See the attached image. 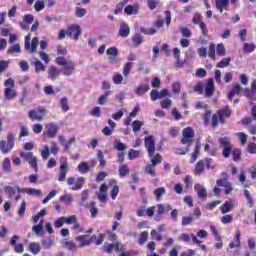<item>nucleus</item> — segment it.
Here are the masks:
<instances>
[{"label":"nucleus","mask_w":256,"mask_h":256,"mask_svg":"<svg viewBox=\"0 0 256 256\" xmlns=\"http://www.w3.org/2000/svg\"><path fill=\"white\" fill-rule=\"evenodd\" d=\"M35 21V17L31 14H26L23 16V21L19 23L22 31H29V25Z\"/></svg>","instance_id":"obj_14"},{"label":"nucleus","mask_w":256,"mask_h":256,"mask_svg":"<svg viewBox=\"0 0 256 256\" xmlns=\"http://www.w3.org/2000/svg\"><path fill=\"white\" fill-rule=\"evenodd\" d=\"M60 201L66 203V205H71V203L73 202V195L64 194L63 196L60 197Z\"/></svg>","instance_id":"obj_53"},{"label":"nucleus","mask_w":256,"mask_h":256,"mask_svg":"<svg viewBox=\"0 0 256 256\" xmlns=\"http://www.w3.org/2000/svg\"><path fill=\"white\" fill-rule=\"evenodd\" d=\"M76 241H78L79 247H87V246L91 245L89 242V236H87V235L77 236Z\"/></svg>","instance_id":"obj_29"},{"label":"nucleus","mask_w":256,"mask_h":256,"mask_svg":"<svg viewBox=\"0 0 256 256\" xmlns=\"http://www.w3.org/2000/svg\"><path fill=\"white\" fill-rule=\"evenodd\" d=\"M235 95H245L248 99H253L256 95V80L251 84V90L248 88H243L241 84H237L232 87L231 91L228 93L229 101H233Z\"/></svg>","instance_id":"obj_1"},{"label":"nucleus","mask_w":256,"mask_h":256,"mask_svg":"<svg viewBox=\"0 0 256 256\" xmlns=\"http://www.w3.org/2000/svg\"><path fill=\"white\" fill-rule=\"evenodd\" d=\"M114 148L117 149V151H125V149H127V146H125V144L122 143L121 141L115 140Z\"/></svg>","instance_id":"obj_59"},{"label":"nucleus","mask_w":256,"mask_h":256,"mask_svg":"<svg viewBox=\"0 0 256 256\" xmlns=\"http://www.w3.org/2000/svg\"><path fill=\"white\" fill-rule=\"evenodd\" d=\"M32 65L35 67V73H41L45 71V66L42 61L39 59H35V61L32 62Z\"/></svg>","instance_id":"obj_35"},{"label":"nucleus","mask_w":256,"mask_h":256,"mask_svg":"<svg viewBox=\"0 0 256 256\" xmlns=\"http://www.w3.org/2000/svg\"><path fill=\"white\" fill-rule=\"evenodd\" d=\"M201 149V143L197 142L196 146H195V150L191 156V160L190 163H195L197 161V157H199V151Z\"/></svg>","instance_id":"obj_44"},{"label":"nucleus","mask_w":256,"mask_h":256,"mask_svg":"<svg viewBox=\"0 0 256 256\" xmlns=\"http://www.w3.org/2000/svg\"><path fill=\"white\" fill-rule=\"evenodd\" d=\"M235 247H241V233L239 231L235 233L234 242L229 244V249H235Z\"/></svg>","instance_id":"obj_32"},{"label":"nucleus","mask_w":256,"mask_h":256,"mask_svg":"<svg viewBox=\"0 0 256 256\" xmlns=\"http://www.w3.org/2000/svg\"><path fill=\"white\" fill-rule=\"evenodd\" d=\"M120 177H125L126 175H129V168L127 167V164L122 165L118 170Z\"/></svg>","instance_id":"obj_56"},{"label":"nucleus","mask_w":256,"mask_h":256,"mask_svg":"<svg viewBox=\"0 0 256 256\" xmlns=\"http://www.w3.org/2000/svg\"><path fill=\"white\" fill-rule=\"evenodd\" d=\"M39 45V37H34L31 41V34L25 36L24 48L29 53H35L37 51V47Z\"/></svg>","instance_id":"obj_4"},{"label":"nucleus","mask_w":256,"mask_h":256,"mask_svg":"<svg viewBox=\"0 0 256 256\" xmlns=\"http://www.w3.org/2000/svg\"><path fill=\"white\" fill-rule=\"evenodd\" d=\"M32 231L35 233V235H41V233H43V219L40 220L38 225H34L32 227Z\"/></svg>","instance_id":"obj_49"},{"label":"nucleus","mask_w":256,"mask_h":256,"mask_svg":"<svg viewBox=\"0 0 256 256\" xmlns=\"http://www.w3.org/2000/svg\"><path fill=\"white\" fill-rule=\"evenodd\" d=\"M0 150L2 153L7 154L13 150V146H10L7 142L1 140L0 141Z\"/></svg>","instance_id":"obj_39"},{"label":"nucleus","mask_w":256,"mask_h":256,"mask_svg":"<svg viewBox=\"0 0 256 256\" xmlns=\"http://www.w3.org/2000/svg\"><path fill=\"white\" fill-rule=\"evenodd\" d=\"M174 59H175V67H177V69H181V67H183V65H185V62L181 61V50H179V48H174Z\"/></svg>","instance_id":"obj_20"},{"label":"nucleus","mask_w":256,"mask_h":256,"mask_svg":"<svg viewBox=\"0 0 256 256\" xmlns=\"http://www.w3.org/2000/svg\"><path fill=\"white\" fill-rule=\"evenodd\" d=\"M67 37H72L74 41L79 40V35H81V27L77 24L72 25L66 31Z\"/></svg>","instance_id":"obj_11"},{"label":"nucleus","mask_w":256,"mask_h":256,"mask_svg":"<svg viewBox=\"0 0 256 256\" xmlns=\"http://www.w3.org/2000/svg\"><path fill=\"white\" fill-rule=\"evenodd\" d=\"M45 115H47V110H45V108H37L28 112V117L32 121H43Z\"/></svg>","instance_id":"obj_5"},{"label":"nucleus","mask_w":256,"mask_h":256,"mask_svg":"<svg viewBox=\"0 0 256 256\" xmlns=\"http://www.w3.org/2000/svg\"><path fill=\"white\" fill-rule=\"evenodd\" d=\"M220 147L223 149V157L227 159L231 155V141L229 138L224 137L219 139Z\"/></svg>","instance_id":"obj_9"},{"label":"nucleus","mask_w":256,"mask_h":256,"mask_svg":"<svg viewBox=\"0 0 256 256\" xmlns=\"http://www.w3.org/2000/svg\"><path fill=\"white\" fill-rule=\"evenodd\" d=\"M109 190V188L107 187V185L102 184L100 186V190L99 193H97V197L100 203H107V191Z\"/></svg>","instance_id":"obj_18"},{"label":"nucleus","mask_w":256,"mask_h":256,"mask_svg":"<svg viewBox=\"0 0 256 256\" xmlns=\"http://www.w3.org/2000/svg\"><path fill=\"white\" fill-rule=\"evenodd\" d=\"M4 191H6L9 199H13L15 197L16 189L12 186H6L4 187Z\"/></svg>","instance_id":"obj_54"},{"label":"nucleus","mask_w":256,"mask_h":256,"mask_svg":"<svg viewBox=\"0 0 256 256\" xmlns=\"http://www.w3.org/2000/svg\"><path fill=\"white\" fill-rule=\"evenodd\" d=\"M151 89L148 84L146 83H140L138 86L134 88V93L138 97H143L145 93H148V91Z\"/></svg>","instance_id":"obj_15"},{"label":"nucleus","mask_w":256,"mask_h":256,"mask_svg":"<svg viewBox=\"0 0 256 256\" xmlns=\"http://www.w3.org/2000/svg\"><path fill=\"white\" fill-rule=\"evenodd\" d=\"M145 147L148 151V157L155 154V137L148 136L145 138Z\"/></svg>","instance_id":"obj_13"},{"label":"nucleus","mask_w":256,"mask_h":256,"mask_svg":"<svg viewBox=\"0 0 256 256\" xmlns=\"http://www.w3.org/2000/svg\"><path fill=\"white\" fill-rule=\"evenodd\" d=\"M173 209L169 204H158L157 205V215H165V213H169Z\"/></svg>","instance_id":"obj_28"},{"label":"nucleus","mask_w":256,"mask_h":256,"mask_svg":"<svg viewBox=\"0 0 256 256\" xmlns=\"http://www.w3.org/2000/svg\"><path fill=\"white\" fill-rule=\"evenodd\" d=\"M55 62L57 65H60V67H63L62 74L65 75V77H70V75L75 73V62L63 56L57 57Z\"/></svg>","instance_id":"obj_2"},{"label":"nucleus","mask_w":256,"mask_h":256,"mask_svg":"<svg viewBox=\"0 0 256 256\" xmlns=\"http://www.w3.org/2000/svg\"><path fill=\"white\" fill-rule=\"evenodd\" d=\"M140 31L144 35H155L157 33V29L155 28H141Z\"/></svg>","instance_id":"obj_61"},{"label":"nucleus","mask_w":256,"mask_h":256,"mask_svg":"<svg viewBox=\"0 0 256 256\" xmlns=\"http://www.w3.org/2000/svg\"><path fill=\"white\" fill-rule=\"evenodd\" d=\"M155 165L153 164H148L145 168H144V172L147 175H150L151 177H155L156 173H155Z\"/></svg>","instance_id":"obj_47"},{"label":"nucleus","mask_w":256,"mask_h":256,"mask_svg":"<svg viewBox=\"0 0 256 256\" xmlns=\"http://www.w3.org/2000/svg\"><path fill=\"white\" fill-rule=\"evenodd\" d=\"M20 157L33 167L35 173L39 171V168L37 167V157L33 155V152H22L20 153Z\"/></svg>","instance_id":"obj_7"},{"label":"nucleus","mask_w":256,"mask_h":256,"mask_svg":"<svg viewBox=\"0 0 256 256\" xmlns=\"http://www.w3.org/2000/svg\"><path fill=\"white\" fill-rule=\"evenodd\" d=\"M139 11V4H136L134 6L132 5H127L124 9V12L126 15H137Z\"/></svg>","instance_id":"obj_31"},{"label":"nucleus","mask_w":256,"mask_h":256,"mask_svg":"<svg viewBox=\"0 0 256 256\" xmlns=\"http://www.w3.org/2000/svg\"><path fill=\"white\" fill-rule=\"evenodd\" d=\"M217 187H224L226 195H230V193L233 191V186H231L230 182L227 181V179H218L216 181Z\"/></svg>","instance_id":"obj_17"},{"label":"nucleus","mask_w":256,"mask_h":256,"mask_svg":"<svg viewBox=\"0 0 256 256\" xmlns=\"http://www.w3.org/2000/svg\"><path fill=\"white\" fill-rule=\"evenodd\" d=\"M60 105H61V109L62 111H64V113H67V111H69V103L67 98H62L60 100Z\"/></svg>","instance_id":"obj_58"},{"label":"nucleus","mask_w":256,"mask_h":256,"mask_svg":"<svg viewBox=\"0 0 256 256\" xmlns=\"http://www.w3.org/2000/svg\"><path fill=\"white\" fill-rule=\"evenodd\" d=\"M29 250H30V253H32V255H37L41 252V244L37 242H31L29 244Z\"/></svg>","instance_id":"obj_33"},{"label":"nucleus","mask_w":256,"mask_h":256,"mask_svg":"<svg viewBox=\"0 0 256 256\" xmlns=\"http://www.w3.org/2000/svg\"><path fill=\"white\" fill-rule=\"evenodd\" d=\"M62 247H65V249H68L69 251H75V249H77V246L72 241H63Z\"/></svg>","instance_id":"obj_52"},{"label":"nucleus","mask_w":256,"mask_h":256,"mask_svg":"<svg viewBox=\"0 0 256 256\" xmlns=\"http://www.w3.org/2000/svg\"><path fill=\"white\" fill-rule=\"evenodd\" d=\"M69 171V163L65 157L60 158V173L58 181L63 182L67 179V173Z\"/></svg>","instance_id":"obj_8"},{"label":"nucleus","mask_w":256,"mask_h":256,"mask_svg":"<svg viewBox=\"0 0 256 256\" xmlns=\"http://www.w3.org/2000/svg\"><path fill=\"white\" fill-rule=\"evenodd\" d=\"M216 1V9L223 13V9L229 11V0H215Z\"/></svg>","instance_id":"obj_25"},{"label":"nucleus","mask_w":256,"mask_h":256,"mask_svg":"<svg viewBox=\"0 0 256 256\" xmlns=\"http://www.w3.org/2000/svg\"><path fill=\"white\" fill-rule=\"evenodd\" d=\"M166 193H167V190L165 189V187L156 188L154 190L156 201H161V199L163 198V195H165Z\"/></svg>","instance_id":"obj_36"},{"label":"nucleus","mask_w":256,"mask_h":256,"mask_svg":"<svg viewBox=\"0 0 256 256\" xmlns=\"http://www.w3.org/2000/svg\"><path fill=\"white\" fill-rule=\"evenodd\" d=\"M151 159V165H154L157 167V165H160V163L163 161V157L160 156V154H152L149 156Z\"/></svg>","instance_id":"obj_41"},{"label":"nucleus","mask_w":256,"mask_h":256,"mask_svg":"<svg viewBox=\"0 0 256 256\" xmlns=\"http://www.w3.org/2000/svg\"><path fill=\"white\" fill-rule=\"evenodd\" d=\"M83 185H85V178L79 177L76 182H74V185L72 186V191H79V189L83 188Z\"/></svg>","instance_id":"obj_34"},{"label":"nucleus","mask_w":256,"mask_h":256,"mask_svg":"<svg viewBox=\"0 0 256 256\" xmlns=\"http://www.w3.org/2000/svg\"><path fill=\"white\" fill-rule=\"evenodd\" d=\"M103 249L105 251V253H113V249L114 251H127V248L125 247V245L120 244L119 242H115L114 244H105L103 246Z\"/></svg>","instance_id":"obj_12"},{"label":"nucleus","mask_w":256,"mask_h":256,"mask_svg":"<svg viewBox=\"0 0 256 256\" xmlns=\"http://www.w3.org/2000/svg\"><path fill=\"white\" fill-rule=\"evenodd\" d=\"M87 199H89V190H84L82 192V198L80 201V205L82 207H89V205L87 204Z\"/></svg>","instance_id":"obj_46"},{"label":"nucleus","mask_w":256,"mask_h":256,"mask_svg":"<svg viewBox=\"0 0 256 256\" xmlns=\"http://www.w3.org/2000/svg\"><path fill=\"white\" fill-rule=\"evenodd\" d=\"M255 47V44L244 43L243 51H245V53H253V51H255Z\"/></svg>","instance_id":"obj_57"},{"label":"nucleus","mask_w":256,"mask_h":256,"mask_svg":"<svg viewBox=\"0 0 256 256\" xmlns=\"http://www.w3.org/2000/svg\"><path fill=\"white\" fill-rule=\"evenodd\" d=\"M43 249H51L53 245H55V242L53 239L50 238H44L41 240Z\"/></svg>","instance_id":"obj_43"},{"label":"nucleus","mask_w":256,"mask_h":256,"mask_svg":"<svg viewBox=\"0 0 256 256\" xmlns=\"http://www.w3.org/2000/svg\"><path fill=\"white\" fill-rule=\"evenodd\" d=\"M47 215V209H42L37 215L32 217L33 223H39V219L45 217Z\"/></svg>","instance_id":"obj_51"},{"label":"nucleus","mask_w":256,"mask_h":256,"mask_svg":"<svg viewBox=\"0 0 256 256\" xmlns=\"http://www.w3.org/2000/svg\"><path fill=\"white\" fill-rule=\"evenodd\" d=\"M192 23H194V25H198L202 31V35L204 37H207L209 30H207V24L203 22V16L201 14L199 13L194 14Z\"/></svg>","instance_id":"obj_6"},{"label":"nucleus","mask_w":256,"mask_h":256,"mask_svg":"<svg viewBox=\"0 0 256 256\" xmlns=\"http://www.w3.org/2000/svg\"><path fill=\"white\" fill-rule=\"evenodd\" d=\"M140 157H143V154L141 153V151L134 150V149L129 150L128 159H130V161H133V159H139Z\"/></svg>","instance_id":"obj_37"},{"label":"nucleus","mask_w":256,"mask_h":256,"mask_svg":"<svg viewBox=\"0 0 256 256\" xmlns=\"http://www.w3.org/2000/svg\"><path fill=\"white\" fill-rule=\"evenodd\" d=\"M94 166H95V162H91L90 165H88L87 162H81L78 165V171L82 175H85V173H89V169H91V167H94Z\"/></svg>","instance_id":"obj_22"},{"label":"nucleus","mask_w":256,"mask_h":256,"mask_svg":"<svg viewBox=\"0 0 256 256\" xmlns=\"http://www.w3.org/2000/svg\"><path fill=\"white\" fill-rule=\"evenodd\" d=\"M194 189L197 192V195H198V197H200V199L207 198V190L203 187V185L195 184Z\"/></svg>","instance_id":"obj_26"},{"label":"nucleus","mask_w":256,"mask_h":256,"mask_svg":"<svg viewBox=\"0 0 256 256\" xmlns=\"http://www.w3.org/2000/svg\"><path fill=\"white\" fill-rule=\"evenodd\" d=\"M183 139L181 140L182 145H191L193 141V137H195V132L191 129V127L185 128L182 131Z\"/></svg>","instance_id":"obj_10"},{"label":"nucleus","mask_w":256,"mask_h":256,"mask_svg":"<svg viewBox=\"0 0 256 256\" xmlns=\"http://www.w3.org/2000/svg\"><path fill=\"white\" fill-rule=\"evenodd\" d=\"M218 117L221 123H225V119L231 117V109H229V106H225L222 110H219Z\"/></svg>","instance_id":"obj_19"},{"label":"nucleus","mask_w":256,"mask_h":256,"mask_svg":"<svg viewBox=\"0 0 256 256\" xmlns=\"http://www.w3.org/2000/svg\"><path fill=\"white\" fill-rule=\"evenodd\" d=\"M25 193H27V195H34L36 197H39V195H42L43 192L35 188H27L25 189Z\"/></svg>","instance_id":"obj_55"},{"label":"nucleus","mask_w":256,"mask_h":256,"mask_svg":"<svg viewBox=\"0 0 256 256\" xmlns=\"http://www.w3.org/2000/svg\"><path fill=\"white\" fill-rule=\"evenodd\" d=\"M252 121H256V106L252 107L251 117H247L242 120V125H250Z\"/></svg>","instance_id":"obj_30"},{"label":"nucleus","mask_w":256,"mask_h":256,"mask_svg":"<svg viewBox=\"0 0 256 256\" xmlns=\"http://www.w3.org/2000/svg\"><path fill=\"white\" fill-rule=\"evenodd\" d=\"M132 41L137 47H139V45L143 43V36H141L140 34H135L132 38Z\"/></svg>","instance_id":"obj_62"},{"label":"nucleus","mask_w":256,"mask_h":256,"mask_svg":"<svg viewBox=\"0 0 256 256\" xmlns=\"http://www.w3.org/2000/svg\"><path fill=\"white\" fill-rule=\"evenodd\" d=\"M204 91L207 97H213L215 94V81L213 78L208 79Z\"/></svg>","instance_id":"obj_16"},{"label":"nucleus","mask_w":256,"mask_h":256,"mask_svg":"<svg viewBox=\"0 0 256 256\" xmlns=\"http://www.w3.org/2000/svg\"><path fill=\"white\" fill-rule=\"evenodd\" d=\"M231 209H233V203L227 202V201L220 207V211L222 215H225V213L231 212Z\"/></svg>","instance_id":"obj_40"},{"label":"nucleus","mask_w":256,"mask_h":256,"mask_svg":"<svg viewBox=\"0 0 256 256\" xmlns=\"http://www.w3.org/2000/svg\"><path fill=\"white\" fill-rule=\"evenodd\" d=\"M203 171H205V162H203V160H200L195 166L194 173L195 175H201Z\"/></svg>","instance_id":"obj_42"},{"label":"nucleus","mask_w":256,"mask_h":256,"mask_svg":"<svg viewBox=\"0 0 256 256\" xmlns=\"http://www.w3.org/2000/svg\"><path fill=\"white\" fill-rule=\"evenodd\" d=\"M114 85H121L123 83V75L115 74L112 78Z\"/></svg>","instance_id":"obj_63"},{"label":"nucleus","mask_w":256,"mask_h":256,"mask_svg":"<svg viewBox=\"0 0 256 256\" xmlns=\"http://www.w3.org/2000/svg\"><path fill=\"white\" fill-rule=\"evenodd\" d=\"M143 125H144L143 121H140V120H135L134 122H132L133 133H139Z\"/></svg>","instance_id":"obj_45"},{"label":"nucleus","mask_w":256,"mask_h":256,"mask_svg":"<svg viewBox=\"0 0 256 256\" xmlns=\"http://www.w3.org/2000/svg\"><path fill=\"white\" fill-rule=\"evenodd\" d=\"M61 75V71L57 69L55 66H50L48 69V78L51 79V81H55L57 77Z\"/></svg>","instance_id":"obj_23"},{"label":"nucleus","mask_w":256,"mask_h":256,"mask_svg":"<svg viewBox=\"0 0 256 256\" xmlns=\"http://www.w3.org/2000/svg\"><path fill=\"white\" fill-rule=\"evenodd\" d=\"M229 63H231V58H223L217 65L218 69H225V67H229Z\"/></svg>","instance_id":"obj_50"},{"label":"nucleus","mask_w":256,"mask_h":256,"mask_svg":"<svg viewBox=\"0 0 256 256\" xmlns=\"http://www.w3.org/2000/svg\"><path fill=\"white\" fill-rule=\"evenodd\" d=\"M208 57L215 61V44H210L209 50H208Z\"/></svg>","instance_id":"obj_64"},{"label":"nucleus","mask_w":256,"mask_h":256,"mask_svg":"<svg viewBox=\"0 0 256 256\" xmlns=\"http://www.w3.org/2000/svg\"><path fill=\"white\" fill-rule=\"evenodd\" d=\"M129 33H131V29L129 28V25H127V23L125 22H122L120 24V29H119L120 37H129Z\"/></svg>","instance_id":"obj_27"},{"label":"nucleus","mask_w":256,"mask_h":256,"mask_svg":"<svg viewBox=\"0 0 256 256\" xmlns=\"http://www.w3.org/2000/svg\"><path fill=\"white\" fill-rule=\"evenodd\" d=\"M90 245L91 243H95V245H103V241H105V235L100 233L97 235H92L90 238H88Z\"/></svg>","instance_id":"obj_24"},{"label":"nucleus","mask_w":256,"mask_h":256,"mask_svg":"<svg viewBox=\"0 0 256 256\" xmlns=\"http://www.w3.org/2000/svg\"><path fill=\"white\" fill-rule=\"evenodd\" d=\"M109 95H111V90L105 91L104 94L100 95L98 98V105H104L109 101Z\"/></svg>","instance_id":"obj_38"},{"label":"nucleus","mask_w":256,"mask_h":256,"mask_svg":"<svg viewBox=\"0 0 256 256\" xmlns=\"http://www.w3.org/2000/svg\"><path fill=\"white\" fill-rule=\"evenodd\" d=\"M147 239H149V232L144 231V232L140 233V236L138 239L139 245H145V243H147Z\"/></svg>","instance_id":"obj_48"},{"label":"nucleus","mask_w":256,"mask_h":256,"mask_svg":"<svg viewBox=\"0 0 256 256\" xmlns=\"http://www.w3.org/2000/svg\"><path fill=\"white\" fill-rule=\"evenodd\" d=\"M46 129V133L51 139H53V137L57 135V131H59V127H57L55 123H49L48 125H46Z\"/></svg>","instance_id":"obj_21"},{"label":"nucleus","mask_w":256,"mask_h":256,"mask_svg":"<svg viewBox=\"0 0 256 256\" xmlns=\"http://www.w3.org/2000/svg\"><path fill=\"white\" fill-rule=\"evenodd\" d=\"M216 53L217 55H220V57H224L226 50H225V45H223V43H220L217 45Z\"/></svg>","instance_id":"obj_60"},{"label":"nucleus","mask_w":256,"mask_h":256,"mask_svg":"<svg viewBox=\"0 0 256 256\" xmlns=\"http://www.w3.org/2000/svg\"><path fill=\"white\" fill-rule=\"evenodd\" d=\"M5 90H4V97L8 101H11L12 99L17 97V90H15V80L12 78H9L5 81Z\"/></svg>","instance_id":"obj_3"}]
</instances>
